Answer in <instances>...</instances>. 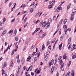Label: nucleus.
<instances>
[{"mask_svg": "<svg viewBox=\"0 0 76 76\" xmlns=\"http://www.w3.org/2000/svg\"><path fill=\"white\" fill-rule=\"evenodd\" d=\"M7 65V63L6 62H5L4 63V67H6V66Z\"/></svg>", "mask_w": 76, "mask_h": 76, "instance_id": "19", "label": "nucleus"}, {"mask_svg": "<svg viewBox=\"0 0 76 76\" xmlns=\"http://www.w3.org/2000/svg\"><path fill=\"white\" fill-rule=\"evenodd\" d=\"M28 44V41H26L25 43V45H27Z\"/></svg>", "mask_w": 76, "mask_h": 76, "instance_id": "35", "label": "nucleus"}, {"mask_svg": "<svg viewBox=\"0 0 76 76\" xmlns=\"http://www.w3.org/2000/svg\"><path fill=\"white\" fill-rule=\"evenodd\" d=\"M6 18H5V17H4L3 18V22H6Z\"/></svg>", "mask_w": 76, "mask_h": 76, "instance_id": "28", "label": "nucleus"}, {"mask_svg": "<svg viewBox=\"0 0 76 76\" xmlns=\"http://www.w3.org/2000/svg\"><path fill=\"white\" fill-rule=\"evenodd\" d=\"M58 64H56L55 66V69H57L58 67Z\"/></svg>", "mask_w": 76, "mask_h": 76, "instance_id": "37", "label": "nucleus"}, {"mask_svg": "<svg viewBox=\"0 0 76 76\" xmlns=\"http://www.w3.org/2000/svg\"><path fill=\"white\" fill-rule=\"evenodd\" d=\"M25 4H23L20 7L21 8V7H24V6H25Z\"/></svg>", "mask_w": 76, "mask_h": 76, "instance_id": "40", "label": "nucleus"}, {"mask_svg": "<svg viewBox=\"0 0 76 76\" xmlns=\"http://www.w3.org/2000/svg\"><path fill=\"white\" fill-rule=\"evenodd\" d=\"M71 47H72V45H69L68 47V50H70Z\"/></svg>", "mask_w": 76, "mask_h": 76, "instance_id": "41", "label": "nucleus"}, {"mask_svg": "<svg viewBox=\"0 0 76 76\" xmlns=\"http://www.w3.org/2000/svg\"><path fill=\"white\" fill-rule=\"evenodd\" d=\"M66 54H65L63 56V59H66Z\"/></svg>", "mask_w": 76, "mask_h": 76, "instance_id": "24", "label": "nucleus"}, {"mask_svg": "<svg viewBox=\"0 0 76 76\" xmlns=\"http://www.w3.org/2000/svg\"><path fill=\"white\" fill-rule=\"evenodd\" d=\"M44 48H45V45H44V44H43L42 46V50H44Z\"/></svg>", "mask_w": 76, "mask_h": 76, "instance_id": "23", "label": "nucleus"}, {"mask_svg": "<svg viewBox=\"0 0 76 76\" xmlns=\"http://www.w3.org/2000/svg\"><path fill=\"white\" fill-rule=\"evenodd\" d=\"M74 15H75V13L73 12L71 14V16H74Z\"/></svg>", "mask_w": 76, "mask_h": 76, "instance_id": "50", "label": "nucleus"}, {"mask_svg": "<svg viewBox=\"0 0 76 76\" xmlns=\"http://www.w3.org/2000/svg\"><path fill=\"white\" fill-rule=\"evenodd\" d=\"M46 54L47 55H48L50 54V51H47Z\"/></svg>", "mask_w": 76, "mask_h": 76, "instance_id": "49", "label": "nucleus"}, {"mask_svg": "<svg viewBox=\"0 0 76 76\" xmlns=\"http://www.w3.org/2000/svg\"><path fill=\"white\" fill-rule=\"evenodd\" d=\"M20 62V60H18L17 61V63H18L19 64V63Z\"/></svg>", "mask_w": 76, "mask_h": 76, "instance_id": "48", "label": "nucleus"}, {"mask_svg": "<svg viewBox=\"0 0 76 76\" xmlns=\"http://www.w3.org/2000/svg\"><path fill=\"white\" fill-rule=\"evenodd\" d=\"M60 8H61V7H58L57 9L58 10H60Z\"/></svg>", "mask_w": 76, "mask_h": 76, "instance_id": "60", "label": "nucleus"}, {"mask_svg": "<svg viewBox=\"0 0 76 76\" xmlns=\"http://www.w3.org/2000/svg\"><path fill=\"white\" fill-rule=\"evenodd\" d=\"M16 76H19V72L18 71L17 73Z\"/></svg>", "mask_w": 76, "mask_h": 76, "instance_id": "29", "label": "nucleus"}, {"mask_svg": "<svg viewBox=\"0 0 76 76\" xmlns=\"http://www.w3.org/2000/svg\"><path fill=\"white\" fill-rule=\"evenodd\" d=\"M45 26H46V21H44L42 25V26L43 28H44L45 27Z\"/></svg>", "mask_w": 76, "mask_h": 76, "instance_id": "4", "label": "nucleus"}, {"mask_svg": "<svg viewBox=\"0 0 76 76\" xmlns=\"http://www.w3.org/2000/svg\"><path fill=\"white\" fill-rule=\"evenodd\" d=\"M12 4H13V2H10V4H9V7H10V6H12Z\"/></svg>", "mask_w": 76, "mask_h": 76, "instance_id": "30", "label": "nucleus"}, {"mask_svg": "<svg viewBox=\"0 0 76 76\" xmlns=\"http://www.w3.org/2000/svg\"><path fill=\"white\" fill-rule=\"evenodd\" d=\"M50 63H51V65L52 66V65H53V64H54V60L53 59H52L51 61V62H50Z\"/></svg>", "mask_w": 76, "mask_h": 76, "instance_id": "15", "label": "nucleus"}, {"mask_svg": "<svg viewBox=\"0 0 76 76\" xmlns=\"http://www.w3.org/2000/svg\"><path fill=\"white\" fill-rule=\"evenodd\" d=\"M14 33L15 34V35H16V33H17V30H16V29H15V31H14Z\"/></svg>", "mask_w": 76, "mask_h": 76, "instance_id": "21", "label": "nucleus"}, {"mask_svg": "<svg viewBox=\"0 0 76 76\" xmlns=\"http://www.w3.org/2000/svg\"><path fill=\"white\" fill-rule=\"evenodd\" d=\"M73 12H74V13H75L76 12V10L75 9H74L73 10Z\"/></svg>", "mask_w": 76, "mask_h": 76, "instance_id": "51", "label": "nucleus"}, {"mask_svg": "<svg viewBox=\"0 0 76 76\" xmlns=\"http://www.w3.org/2000/svg\"><path fill=\"white\" fill-rule=\"evenodd\" d=\"M59 75L58 72L56 75V76H58Z\"/></svg>", "mask_w": 76, "mask_h": 76, "instance_id": "61", "label": "nucleus"}, {"mask_svg": "<svg viewBox=\"0 0 76 76\" xmlns=\"http://www.w3.org/2000/svg\"><path fill=\"white\" fill-rule=\"evenodd\" d=\"M13 29H11V30H10L8 32V34H13Z\"/></svg>", "mask_w": 76, "mask_h": 76, "instance_id": "8", "label": "nucleus"}, {"mask_svg": "<svg viewBox=\"0 0 76 76\" xmlns=\"http://www.w3.org/2000/svg\"><path fill=\"white\" fill-rule=\"evenodd\" d=\"M71 75H72V76H74L75 75V73L74 72H73V70L72 71Z\"/></svg>", "mask_w": 76, "mask_h": 76, "instance_id": "18", "label": "nucleus"}, {"mask_svg": "<svg viewBox=\"0 0 76 76\" xmlns=\"http://www.w3.org/2000/svg\"><path fill=\"white\" fill-rule=\"evenodd\" d=\"M19 55L18 56H17V57H16V58H17V60H18V59H19Z\"/></svg>", "mask_w": 76, "mask_h": 76, "instance_id": "62", "label": "nucleus"}, {"mask_svg": "<svg viewBox=\"0 0 76 76\" xmlns=\"http://www.w3.org/2000/svg\"><path fill=\"white\" fill-rule=\"evenodd\" d=\"M26 66H24V67L23 68V70H25V69H26Z\"/></svg>", "mask_w": 76, "mask_h": 76, "instance_id": "53", "label": "nucleus"}, {"mask_svg": "<svg viewBox=\"0 0 76 76\" xmlns=\"http://www.w3.org/2000/svg\"><path fill=\"white\" fill-rule=\"evenodd\" d=\"M51 22H52V19L51 18L49 19L48 20V22L49 23H51Z\"/></svg>", "mask_w": 76, "mask_h": 76, "instance_id": "16", "label": "nucleus"}, {"mask_svg": "<svg viewBox=\"0 0 76 76\" xmlns=\"http://www.w3.org/2000/svg\"><path fill=\"white\" fill-rule=\"evenodd\" d=\"M76 58V56L75 55H74L73 56H72V59H75Z\"/></svg>", "mask_w": 76, "mask_h": 76, "instance_id": "36", "label": "nucleus"}, {"mask_svg": "<svg viewBox=\"0 0 76 76\" xmlns=\"http://www.w3.org/2000/svg\"><path fill=\"white\" fill-rule=\"evenodd\" d=\"M64 63L63 64H62L61 66V70L62 71H64V69H63L64 67V65H63L64 64Z\"/></svg>", "mask_w": 76, "mask_h": 76, "instance_id": "3", "label": "nucleus"}, {"mask_svg": "<svg viewBox=\"0 0 76 76\" xmlns=\"http://www.w3.org/2000/svg\"><path fill=\"white\" fill-rule=\"evenodd\" d=\"M40 71H41V69H39V70H38L37 71V74H39V73H40Z\"/></svg>", "mask_w": 76, "mask_h": 76, "instance_id": "22", "label": "nucleus"}, {"mask_svg": "<svg viewBox=\"0 0 76 76\" xmlns=\"http://www.w3.org/2000/svg\"><path fill=\"white\" fill-rule=\"evenodd\" d=\"M33 9H32V8H31L30 10V13H32V12H33Z\"/></svg>", "mask_w": 76, "mask_h": 76, "instance_id": "44", "label": "nucleus"}, {"mask_svg": "<svg viewBox=\"0 0 76 76\" xmlns=\"http://www.w3.org/2000/svg\"><path fill=\"white\" fill-rule=\"evenodd\" d=\"M72 29H71V28H68L67 29V30H68V31H71Z\"/></svg>", "mask_w": 76, "mask_h": 76, "instance_id": "64", "label": "nucleus"}, {"mask_svg": "<svg viewBox=\"0 0 76 76\" xmlns=\"http://www.w3.org/2000/svg\"><path fill=\"white\" fill-rule=\"evenodd\" d=\"M43 21H42L41 22H40V25H41L42 24V23H43ZM41 26V25H40Z\"/></svg>", "mask_w": 76, "mask_h": 76, "instance_id": "58", "label": "nucleus"}, {"mask_svg": "<svg viewBox=\"0 0 76 76\" xmlns=\"http://www.w3.org/2000/svg\"><path fill=\"white\" fill-rule=\"evenodd\" d=\"M74 19V16L73 15H71L70 18V20H73Z\"/></svg>", "mask_w": 76, "mask_h": 76, "instance_id": "10", "label": "nucleus"}, {"mask_svg": "<svg viewBox=\"0 0 76 76\" xmlns=\"http://www.w3.org/2000/svg\"><path fill=\"white\" fill-rule=\"evenodd\" d=\"M20 66L18 67V72H19V70H20Z\"/></svg>", "mask_w": 76, "mask_h": 76, "instance_id": "33", "label": "nucleus"}, {"mask_svg": "<svg viewBox=\"0 0 76 76\" xmlns=\"http://www.w3.org/2000/svg\"><path fill=\"white\" fill-rule=\"evenodd\" d=\"M14 51H15V49L13 50L12 51L11 53V56H12V55H13V54H14Z\"/></svg>", "mask_w": 76, "mask_h": 76, "instance_id": "20", "label": "nucleus"}, {"mask_svg": "<svg viewBox=\"0 0 76 76\" xmlns=\"http://www.w3.org/2000/svg\"><path fill=\"white\" fill-rule=\"evenodd\" d=\"M47 53L46 54L45 53V54H44V56H45V57H47Z\"/></svg>", "mask_w": 76, "mask_h": 76, "instance_id": "63", "label": "nucleus"}, {"mask_svg": "<svg viewBox=\"0 0 76 76\" xmlns=\"http://www.w3.org/2000/svg\"><path fill=\"white\" fill-rule=\"evenodd\" d=\"M37 56H40V53H37L36 54V55L37 56Z\"/></svg>", "mask_w": 76, "mask_h": 76, "instance_id": "32", "label": "nucleus"}, {"mask_svg": "<svg viewBox=\"0 0 76 76\" xmlns=\"http://www.w3.org/2000/svg\"><path fill=\"white\" fill-rule=\"evenodd\" d=\"M47 59H48V57L46 56V57H45L44 58V61H47Z\"/></svg>", "mask_w": 76, "mask_h": 76, "instance_id": "14", "label": "nucleus"}, {"mask_svg": "<svg viewBox=\"0 0 76 76\" xmlns=\"http://www.w3.org/2000/svg\"><path fill=\"white\" fill-rule=\"evenodd\" d=\"M15 41H18V37H15Z\"/></svg>", "mask_w": 76, "mask_h": 76, "instance_id": "38", "label": "nucleus"}, {"mask_svg": "<svg viewBox=\"0 0 76 76\" xmlns=\"http://www.w3.org/2000/svg\"><path fill=\"white\" fill-rule=\"evenodd\" d=\"M70 6H71V3H69V4L67 6V9L68 10H69V9L70 7Z\"/></svg>", "mask_w": 76, "mask_h": 76, "instance_id": "13", "label": "nucleus"}, {"mask_svg": "<svg viewBox=\"0 0 76 76\" xmlns=\"http://www.w3.org/2000/svg\"><path fill=\"white\" fill-rule=\"evenodd\" d=\"M31 76H34V73L33 72H31Z\"/></svg>", "mask_w": 76, "mask_h": 76, "instance_id": "52", "label": "nucleus"}, {"mask_svg": "<svg viewBox=\"0 0 76 76\" xmlns=\"http://www.w3.org/2000/svg\"><path fill=\"white\" fill-rule=\"evenodd\" d=\"M71 42V38H69V39L68 40V44H70V42Z\"/></svg>", "mask_w": 76, "mask_h": 76, "instance_id": "9", "label": "nucleus"}, {"mask_svg": "<svg viewBox=\"0 0 76 76\" xmlns=\"http://www.w3.org/2000/svg\"><path fill=\"white\" fill-rule=\"evenodd\" d=\"M46 25L47 26H50V23H46Z\"/></svg>", "mask_w": 76, "mask_h": 76, "instance_id": "39", "label": "nucleus"}, {"mask_svg": "<svg viewBox=\"0 0 76 76\" xmlns=\"http://www.w3.org/2000/svg\"><path fill=\"white\" fill-rule=\"evenodd\" d=\"M39 28H37L36 30H35V31L36 32H37V31H38V30H39Z\"/></svg>", "mask_w": 76, "mask_h": 76, "instance_id": "25", "label": "nucleus"}, {"mask_svg": "<svg viewBox=\"0 0 76 76\" xmlns=\"http://www.w3.org/2000/svg\"><path fill=\"white\" fill-rule=\"evenodd\" d=\"M6 30L5 29L4 31L1 34V36H3V35H4V34H6Z\"/></svg>", "mask_w": 76, "mask_h": 76, "instance_id": "7", "label": "nucleus"}, {"mask_svg": "<svg viewBox=\"0 0 76 76\" xmlns=\"http://www.w3.org/2000/svg\"><path fill=\"white\" fill-rule=\"evenodd\" d=\"M35 47V46L34 45H32L31 46V49L32 50V49H34V48Z\"/></svg>", "mask_w": 76, "mask_h": 76, "instance_id": "31", "label": "nucleus"}, {"mask_svg": "<svg viewBox=\"0 0 76 76\" xmlns=\"http://www.w3.org/2000/svg\"><path fill=\"white\" fill-rule=\"evenodd\" d=\"M71 63H72V62H71V61H69V63L68 64V67H69V66H70V64H71Z\"/></svg>", "mask_w": 76, "mask_h": 76, "instance_id": "34", "label": "nucleus"}, {"mask_svg": "<svg viewBox=\"0 0 76 76\" xmlns=\"http://www.w3.org/2000/svg\"><path fill=\"white\" fill-rule=\"evenodd\" d=\"M74 47H73L72 48V49L71 50V51H73V50H75V49H76V46L75 45Z\"/></svg>", "mask_w": 76, "mask_h": 76, "instance_id": "12", "label": "nucleus"}, {"mask_svg": "<svg viewBox=\"0 0 76 76\" xmlns=\"http://www.w3.org/2000/svg\"><path fill=\"white\" fill-rule=\"evenodd\" d=\"M26 19H27V17H26L25 18V19H24V23H25V22H26Z\"/></svg>", "mask_w": 76, "mask_h": 76, "instance_id": "47", "label": "nucleus"}, {"mask_svg": "<svg viewBox=\"0 0 76 76\" xmlns=\"http://www.w3.org/2000/svg\"><path fill=\"white\" fill-rule=\"evenodd\" d=\"M21 62L22 63H24V62H25V60H24V59H23L21 60Z\"/></svg>", "mask_w": 76, "mask_h": 76, "instance_id": "45", "label": "nucleus"}, {"mask_svg": "<svg viewBox=\"0 0 76 76\" xmlns=\"http://www.w3.org/2000/svg\"><path fill=\"white\" fill-rule=\"evenodd\" d=\"M34 61H37V58H34Z\"/></svg>", "mask_w": 76, "mask_h": 76, "instance_id": "54", "label": "nucleus"}, {"mask_svg": "<svg viewBox=\"0 0 76 76\" xmlns=\"http://www.w3.org/2000/svg\"><path fill=\"white\" fill-rule=\"evenodd\" d=\"M62 22H63V19H61L60 20V21L59 22V23L60 25H61V23H62Z\"/></svg>", "mask_w": 76, "mask_h": 76, "instance_id": "26", "label": "nucleus"}, {"mask_svg": "<svg viewBox=\"0 0 76 76\" xmlns=\"http://www.w3.org/2000/svg\"><path fill=\"white\" fill-rule=\"evenodd\" d=\"M45 36V34H40L39 35L40 38H41Z\"/></svg>", "mask_w": 76, "mask_h": 76, "instance_id": "5", "label": "nucleus"}, {"mask_svg": "<svg viewBox=\"0 0 76 76\" xmlns=\"http://www.w3.org/2000/svg\"><path fill=\"white\" fill-rule=\"evenodd\" d=\"M33 67V65H32L30 66L27 70L28 72V71H31V70H32V69Z\"/></svg>", "mask_w": 76, "mask_h": 76, "instance_id": "2", "label": "nucleus"}, {"mask_svg": "<svg viewBox=\"0 0 76 76\" xmlns=\"http://www.w3.org/2000/svg\"><path fill=\"white\" fill-rule=\"evenodd\" d=\"M67 22V19H65L64 21V25H65L66 24V22Z\"/></svg>", "mask_w": 76, "mask_h": 76, "instance_id": "17", "label": "nucleus"}, {"mask_svg": "<svg viewBox=\"0 0 76 76\" xmlns=\"http://www.w3.org/2000/svg\"><path fill=\"white\" fill-rule=\"evenodd\" d=\"M9 47H10V46L8 45L7 47V48L6 49V50H5L6 51H7L8 50H9Z\"/></svg>", "mask_w": 76, "mask_h": 76, "instance_id": "27", "label": "nucleus"}, {"mask_svg": "<svg viewBox=\"0 0 76 76\" xmlns=\"http://www.w3.org/2000/svg\"><path fill=\"white\" fill-rule=\"evenodd\" d=\"M54 67L53 66H52L51 68V73L52 74H53V72H54Z\"/></svg>", "mask_w": 76, "mask_h": 76, "instance_id": "11", "label": "nucleus"}, {"mask_svg": "<svg viewBox=\"0 0 76 76\" xmlns=\"http://www.w3.org/2000/svg\"><path fill=\"white\" fill-rule=\"evenodd\" d=\"M15 18H14L11 20V22L12 23L13 22H15Z\"/></svg>", "mask_w": 76, "mask_h": 76, "instance_id": "42", "label": "nucleus"}, {"mask_svg": "<svg viewBox=\"0 0 76 76\" xmlns=\"http://www.w3.org/2000/svg\"><path fill=\"white\" fill-rule=\"evenodd\" d=\"M12 64H13V62H12V61H11L10 64V67L12 66Z\"/></svg>", "mask_w": 76, "mask_h": 76, "instance_id": "46", "label": "nucleus"}, {"mask_svg": "<svg viewBox=\"0 0 76 76\" xmlns=\"http://www.w3.org/2000/svg\"><path fill=\"white\" fill-rule=\"evenodd\" d=\"M38 1H37V2L36 5V6H35V7H36V6H37V5H38Z\"/></svg>", "mask_w": 76, "mask_h": 76, "instance_id": "57", "label": "nucleus"}, {"mask_svg": "<svg viewBox=\"0 0 76 76\" xmlns=\"http://www.w3.org/2000/svg\"><path fill=\"white\" fill-rule=\"evenodd\" d=\"M54 4L53 3H52V4L48 6V9H52V5H53Z\"/></svg>", "mask_w": 76, "mask_h": 76, "instance_id": "6", "label": "nucleus"}, {"mask_svg": "<svg viewBox=\"0 0 76 76\" xmlns=\"http://www.w3.org/2000/svg\"><path fill=\"white\" fill-rule=\"evenodd\" d=\"M60 15L58 14V16H57L56 18V20H57V18H58V16H59Z\"/></svg>", "mask_w": 76, "mask_h": 76, "instance_id": "55", "label": "nucleus"}, {"mask_svg": "<svg viewBox=\"0 0 76 76\" xmlns=\"http://www.w3.org/2000/svg\"><path fill=\"white\" fill-rule=\"evenodd\" d=\"M67 26H66V25H65V30H66L67 29Z\"/></svg>", "mask_w": 76, "mask_h": 76, "instance_id": "59", "label": "nucleus"}, {"mask_svg": "<svg viewBox=\"0 0 76 76\" xmlns=\"http://www.w3.org/2000/svg\"><path fill=\"white\" fill-rule=\"evenodd\" d=\"M61 58H62V56L59 57L58 58V61L59 62V64H61V63H63V61H62V60L61 59Z\"/></svg>", "mask_w": 76, "mask_h": 76, "instance_id": "1", "label": "nucleus"}, {"mask_svg": "<svg viewBox=\"0 0 76 76\" xmlns=\"http://www.w3.org/2000/svg\"><path fill=\"white\" fill-rule=\"evenodd\" d=\"M41 9L39 10L38 11V13L39 14V13H41Z\"/></svg>", "mask_w": 76, "mask_h": 76, "instance_id": "43", "label": "nucleus"}, {"mask_svg": "<svg viewBox=\"0 0 76 76\" xmlns=\"http://www.w3.org/2000/svg\"><path fill=\"white\" fill-rule=\"evenodd\" d=\"M48 48H49V49H50V50H51V46H49L48 47Z\"/></svg>", "mask_w": 76, "mask_h": 76, "instance_id": "56", "label": "nucleus"}]
</instances>
